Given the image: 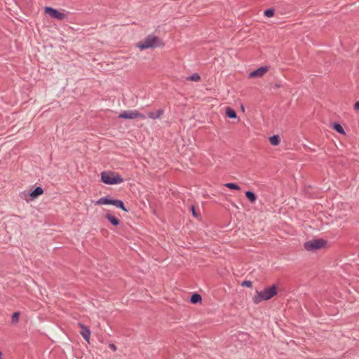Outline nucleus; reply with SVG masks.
<instances>
[{"mask_svg":"<svg viewBox=\"0 0 359 359\" xmlns=\"http://www.w3.org/2000/svg\"><path fill=\"white\" fill-rule=\"evenodd\" d=\"M164 46V43L157 36L154 34H149L144 39L139 41L137 43V47L141 50L147 48H155L158 47H162Z\"/></svg>","mask_w":359,"mask_h":359,"instance_id":"f257e3e1","label":"nucleus"},{"mask_svg":"<svg viewBox=\"0 0 359 359\" xmlns=\"http://www.w3.org/2000/svg\"><path fill=\"white\" fill-rule=\"evenodd\" d=\"M20 313L14 312L11 317V323L15 324L19 321Z\"/></svg>","mask_w":359,"mask_h":359,"instance_id":"4be33fe9","label":"nucleus"},{"mask_svg":"<svg viewBox=\"0 0 359 359\" xmlns=\"http://www.w3.org/2000/svg\"><path fill=\"white\" fill-rule=\"evenodd\" d=\"M241 285L243 286V287H251L252 285V283L250 280H244L241 283Z\"/></svg>","mask_w":359,"mask_h":359,"instance_id":"5701e85b","label":"nucleus"},{"mask_svg":"<svg viewBox=\"0 0 359 359\" xmlns=\"http://www.w3.org/2000/svg\"><path fill=\"white\" fill-rule=\"evenodd\" d=\"M202 302V297L198 293H194L190 297V302L191 304H198Z\"/></svg>","mask_w":359,"mask_h":359,"instance_id":"4468645a","label":"nucleus"},{"mask_svg":"<svg viewBox=\"0 0 359 359\" xmlns=\"http://www.w3.org/2000/svg\"><path fill=\"white\" fill-rule=\"evenodd\" d=\"M270 143L273 146H277L280 142V137L278 135H274L269 137Z\"/></svg>","mask_w":359,"mask_h":359,"instance_id":"a211bd4d","label":"nucleus"},{"mask_svg":"<svg viewBox=\"0 0 359 359\" xmlns=\"http://www.w3.org/2000/svg\"><path fill=\"white\" fill-rule=\"evenodd\" d=\"M327 245V241L318 238V239H313L304 243V248L308 251H316L317 250H320L324 248Z\"/></svg>","mask_w":359,"mask_h":359,"instance_id":"20e7f679","label":"nucleus"},{"mask_svg":"<svg viewBox=\"0 0 359 359\" xmlns=\"http://www.w3.org/2000/svg\"><path fill=\"white\" fill-rule=\"evenodd\" d=\"M101 181L105 184H118L123 182V178L117 172L103 171L101 172Z\"/></svg>","mask_w":359,"mask_h":359,"instance_id":"7ed1b4c3","label":"nucleus"},{"mask_svg":"<svg viewBox=\"0 0 359 359\" xmlns=\"http://www.w3.org/2000/svg\"><path fill=\"white\" fill-rule=\"evenodd\" d=\"M113 205L123 210L124 212H128V210L126 208L123 202L121 200L114 199Z\"/></svg>","mask_w":359,"mask_h":359,"instance_id":"ddd939ff","label":"nucleus"},{"mask_svg":"<svg viewBox=\"0 0 359 359\" xmlns=\"http://www.w3.org/2000/svg\"><path fill=\"white\" fill-rule=\"evenodd\" d=\"M109 348L111 350H113L114 351H115L116 350V346L114 344H109Z\"/></svg>","mask_w":359,"mask_h":359,"instance_id":"a878e982","label":"nucleus"},{"mask_svg":"<svg viewBox=\"0 0 359 359\" xmlns=\"http://www.w3.org/2000/svg\"><path fill=\"white\" fill-rule=\"evenodd\" d=\"M332 128L337 133L341 135H345V130H344L341 125L338 122H334L332 124Z\"/></svg>","mask_w":359,"mask_h":359,"instance_id":"dca6fc26","label":"nucleus"},{"mask_svg":"<svg viewBox=\"0 0 359 359\" xmlns=\"http://www.w3.org/2000/svg\"><path fill=\"white\" fill-rule=\"evenodd\" d=\"M191 212H192L193 216H194L195 217H198V215H197V213H196V212L195 210V208H194V207L193 205L191 206Z\"/></svg>","mask_w":359,"mask_h":359,"instance_id":"393cba45","label":"nucleus"},{"mask_svg":"<svg viewBox=\"0 0 359 359\" xmlns=\"http://www.w3.org/2000/svg\"><path fill=\"white\" fill-rule=\"evenodd\" d=\"M277 293V287L276 285H273L268 288H265L261 292L257 291V295L253 297V302L257 304L262 301L271 299L272 297L276 296Z\"/></svg>","mask_w":359,"mask_h":359,"instance_id":"f03ea898","label":"nucleus"},{"mask_svg":"<svg viewBox=\"0 0 359 359\" xmlns=\"http://www.w3.org/2000/svg\"><path fill=\"white\" fill-rule=\"evenodd\" d=\"M275 10L272 8H268L264 11V15L267 18H271L273 16Z\"/></svg>","mask_w":359,"mask_h":359,"instance_id":"412c9836","label":"nucleus"},{"mask_svg":"<svg viewBox=\"0 0 359 359\" xmlns=\"http://www.w3.org/2000/svg\"><path fill=\"white\" fill-rule=\"evenodd\" d=\"M119 118L123 119H135L137 118H141L142 119H145V116L139 112L137 110H128L123 111L118 115Z\"/></svg>","mask_w":359,"mask_h":359,"instance_id":"39448f33","label":"nucleus"},{"mask_svg":"<svg viewBox=\"0 0 359 359\" xmlns=\"http://www.w3.org/2000/svg\"><path fill=\"white\" fill-rule=\"evenodd\" d=\"M164 110L163 109H159L156 112L150 111L148 114V116L151 119H156L161 118V116L163 114Z\"/></svg>","mask_w":359,"mask_h":359,"instance_id":"f8f14e48","label":"nucleus"},{"mask_svg":"<svg viewBox=\"0 0 359 359\" xmlns=\"http://www.w3.org/2000/svg\"><path fill=\"white\" fill-rule=\"evenodd\" d=\"M2 356H3V354H2L1 351H0V359H2Z\"/></svg>","mask_w":359,"mask_h":359,"instance_id":"bb28decb","label":"nucleus"},{"mask_svg":"<svg viewBox=\"0 0 359 359\" xmlns=\"http://www.w3.org/2000/svg\"><path fill=\"white\" fill-rule=\"evenodd\" d=\"M246 198L249 200L250 203H255L257 199V195L251 191H247L245 193Z\"/></svg>","mask_w":359,"mask_h":359,"instance_id":"f3484780","label":"nucleus"},{"mask_svg":"<svg viewBox=\"0 0 359 359\" xmlns=\"http://www.w3.org/2000/svg\"><path fill=\"white\" fill-rule=\"evenodd\" d=\"M269 70L266 66L260 67L249 74V78H259L262 77Z\"/></svg>","mask_w":359,"mask_h":359,"instance_id":"0eeeda50","label":"nucleus"},{"mask_svg":"<svg viewBox=\"0 0 359 359\" xmlns=\"http://www.w3.org/2000/svg\"><path fill=\"white\" fill-rule=\"evenodd\" d=\"M353 109L355 111H359V101H357V102H355L354 106H353Z\"/></svg>","mask_w":359,"mask_h":359,"instance_id":"b1692460","label":"nucleus"},{"mask_svg":"<svg viewBox=\"0 0 359 359\" xmlns=\"http://www.w3.org/2000/svg\"><path fill=\"white\" fill-rule=\"evenodd\" d=\"M224 186L230 189H233V190H236V191H239L241 190V187L240 186H238L237 184L236 183H232V182H229V183H226L224 184Z\"/></svg>","mask_w":359,"mask_h":359,"instance_id":"6ab92c4d","label":"nucleus"},{"mask_svg":"<svg viewBox=\"0 0 359 359\" xmlns=\"http://www.w3.org/2000/svg\"><path fill=\"white\" fill-rule=\"evenodd\" d=\"M114 199L110 198L109 196H104L99 198L98 201H96V205H113Z\"/></svg>","mask_w":359,"mask_h":359,"instance_id":"9d476101","label":"nucleus"},{"mask_svg":"<svg viewBox=\"0 0 359 359\" xmlns=\"http://www.w3.org/2000/svg\"><path fill=\"white\" fill-rule=\"evenodd\" d=\"M45 13L49 15L51 18L59 20H62L66 18V15L63 13L60 12L58 10L52 7H45Z\"/></svg>","mask_w":359,"mask_h":359,"instance_id":"423d86ee","label":"nucleus"},{"mask_svg":"<svg viewBox=\"0 0 359 359\" xmlns=\"http://www.w3.org/2000/svg\"><path fill=\"white\" fill-rule=\"evenodd\" d=\"M226 116L229 118H236L237 117L236 111L229 107L226 108Z\"/></svg>","mask_w":359,"mask_h":359,"instance_id":"2eb2a0df","label":"nucleus"},{"mask_svg":"<svg viewBox=\"0 0 359 359\" xmlns=\"http://www.w3.org/2000/svg\"><path fill=\"white\" fill-rule=\"evenodd\" d=\"M188 80L192 81H199L201 80V76L198 73H194L190 76L187 78Z\"/></svg>","mask_w":359,"mask_h":359,"instance_id":"aec40b11","label":"nucleus"},{"mask_svg":"<svg viewBox=\"0 0 359 359\" xmlns=\"http://www.w3.org/2000/svg\"><path fill=\"white\" fill-rule=\"evenodd\" d=\"M43 194V189L41 187L34 188L32 191L29 192L27 195L29 196L31 200H34Z\"/></svg>","mask_w":359,"mask_h":359,"instance_id":"1a4fd4ad","label":"nucleus"},{"mask_svg":"<svg viewBox=\"0 0 359 359\" xmlns=\"http://www.w3.org/2000/svg\"><path fill=\"white\" fill-rule=\"evenodd\" d=\"M105 218L114 226H117L120 224V220L109 213L105 215Z\"/></svg>","mask_w":359,"mask_h":359,"instance_id":"9b49d317","label":"nucleus"},{"mask_svg":"<svg viewBox=\"0 0 359 359\" xmlns=\"http://www.w3.org/2000/svg\"><path fill=\"white\" fill-rule=\"evenodd\" d=\"M78 326L81 328V330L79 332L81 335L83 337V338L86 341H88L90 339V334H91V332H90V330L89 329V327L86 326L85 325H83L81 323H79Z\"/></svg>","mask_w":359,"mask_h":359,"instance_id":"6e6552de","label":"nucleus"}]
</instances>
